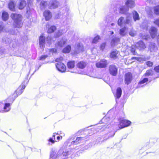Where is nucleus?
Returning <instances> with one entry per match:
<instances>
[{"label":"nucleus","mask_w":159,"mask_h":159,"mask_svg":"<svg viewBox=\"0 0 159 159\" xmlns=\"http://www.w3.org/2000/svg\"><path fill=\"white\" fill-rule=\"evenodd\" d=\"M25 87V85L22 84L15 91V93L13 94L14 96V98L11 99L10 98L7 99L4 102V106L3 107V109L5 112H7L9 111L11 109L10 105L14 101L15 98L17 97L18 95L21 94L23 91Z\"/></svg>","instance_id":"nucleus-1"},{"label":"nucleus","mask_w":159,"mask_h":159,"mask_svg":"<svg viewBox=\"0 0 159 159\" xmlns=\"http://www.w3.org/2000/svg\"><path fill=\"white\" fill-rule=\"evenodd\" d=\"M11 17L14 20L13 24L14 26L18 28L22 27L23 22L22 20V16L20 15L12 13L11 15Z\"/></svg>","instance_id":"nucleus-2"},{"label":"nucleus","mask_w":159,"mask_h":159,"mask_svg":"<svg viewBox=\"0 0 159 159\" xmlns=\"http://www.w3.org/2000/svg\"><path fill=\"white\" fill-rule=\"evenodd\" d=\"M125 6H123L120 8V13L127 14L129 11V8H133L135 6V3L133 0H127L125 2Z\"/></svg>","instance_id":"nucleus-3"},{"label":"nucleus","mask_w":159,"mask_h":159,"mask_svg":"<svg viewBox=\"0 0 159 159\" xmlns=\"http://www.w3.org/2000/svg\"><path fill=\"white\" fill-rule=\"evenodd\" d=\"M63 60V57H60L57 58L55 60V61L57 62L56 64V68L58 70L61 72H65L66 69V66L62 63Z\"/></svg>","instance_id":"nucleus-4"},{"label":"nucleus","mask_w":159,"mask_h":159,"mask_svg":"<svg viewBox=\"0 0 159 159\" xmlns=\"http://www.w3.org/2000/svg\"><path fill=\"white\" fill-rule=\"evenodd\" d=\"M71 152V150L70 149H65L64 148H62L57 152H56V156L59 158L62 156L66 157L70 154Z\"/></svg>","instance_id":"nucleus-5"},{"label":"nucleus","mask_w":159,"mask_h":159,"mask_svg":"<svg viewBox=\"0 0 159 159\" xmlns=\"http://www.w3.org/2000/svg\"><path fill=\"white\" fill-rule=\"evenodd\" d=\"M131 123V122L128 120H122L120 121L118 126L120 129H122L129 126Z\"/></svg>","instance_id":"nucleus-6"},{"label":"nucleus","mask_w":159,"mask_h":159,"mask_svg":"<svg viewBox=\"0 0 159 159\" xmlns=\"http://www.w3.org/2000/svg\"><path fill=\"white\" fill-rule=\"evenodd\" d=\"M60 3L56 0H51L48 4V7L50 9H55L60 6Z\"/></svg>","instance_id":"nucleus-7"},{"label":"nucleus","mask_w":159,"mask_h":159,"mask_svg":"<svg viewBox=\"0 0 159 159\" xmlns=\"http://www.w3.org/2000/svg\"><path fill=\"white\" fill-rule=\"evenodd\" d=\"M115 134V133L114 132H113L112 133H111V134H107V135H108V137L106 138V136H105L104 137L103 139H102L101 138H98L96 139V143L98 144H100L103 142L105 141L107 139L109 138L110 137H113L114 136Z\"/></svg>","instance_id":"nucleus-8"},{"label":"nucleus","mask_w":159,"mask_h":159,"mask_svg":"<svg viewBox=\"0 0 159 159\" xmlns=\"http://www.w3.org/2000/svg\"><path fill=\"white\" fill-rule=\"evenodd\" d=\"M133 79L132 74L131 72H128L125 75V84L128 85L131 82Z\"/></svg>","instance_id":"nucleus-9"},{"label":"nucleus","mask_w":159,"mask_h":159,"mask_svg":"<svg viewBox=\"0 0 159 159\" xmlns=\"http://www.w3.org/2000/svg\"><path fill=\"white\" fill-rule=\"evenodd\" d=\"M118 69L116 66L114 65H110L109 67V71L110 74L115 76L117 73Z\"/></svg>","instance_id":"nucleus-10"},{"label":"nucleus","mask_w":159,"mask_h":159,"mask_svg":"<svg viewBox=\"0 0 159 159\" xmlns=\"http://www.w3.org/2000/svg\"><path fill=\"white\" fill-rule=\"evenodd\" d=\"M108 62L107 60L103 59L96 63V66L98 68H104L107 66Z\"/></svg>","instance_id":"nucleus-11"},{"label":"nucleus","mask_w":159,"mask_h":159,"mask_svg":"<svg viewBox=\"0 0 159 159\" xmlns=\"http://www.w3.org/2000/svg\"><path fill=\"white\" fill-rule=\"evenodd\" d=\"M86 139L85 137H77L76 140L75 141H73L71 142V145H74V144H77L81 143H83L85 140Z\"/></svg>","instance_id":"nucleus-12"},{"label":"nucleus","mask_w":159,"mask_h":159,"mask_svg":"<svg viewBox=\"0 0 159 159\" xmlns=\"http://www.w3.org/2000/svg\"><path fill=\"white\" fill-rule=\"evenodd\" d=\"M45 42V37L41 35L39 39V45L41 49L44 48Z\"/></svg>","instance_id":"nucleus-13"},{"label":"nucleus","mask_w":159,"mask_h":159,"mask_svg":"<svg viewBox=\"0 0 159 159\" xmlns=\"http://www.w3.org/2000/svg\"><path fill=\"white\" fill-rule=\"evenodd\" d=\"M150 34L151 37L152 38H154L156 36L157 34V29L154 27H151V29H150Z\"/></svg>","instance_id":"nucleus-14"},{"label":"nucleus","mask_w":159,"mask_h":159,"mask_svg":"<svg viewBox=\"0 0 159 159\" xmlns=\"http://www.w3.org/2000/svg\"><path fill=\"white\" fill-rule=\"evenodd\" d=\"M84 49V48L82 45L80 43H77L75 47V52L76 53H79L80 52H82Z\"/></svg>","instance_id":"nucleus-15"},{"label":"nucleus","mask_w":159,"mask_h":159,"mask_svg":"<svg viewBox=\"0 0 159 159\" xmlns=\"http://www.w3.org/2000/svg\"><path fill=\"white\" fill-rule=\"evenodd\" d=\"M136 48L139 50L143 49L145 48V44L142 41H139L136 43Z\"/></svg>","instance_id":"nucleus-16"},{"label":"nucleus","mask_w":159,"mask_h":159,"mask_svg":"<svg viewBox=\"0 0 159 159\" xmlns=\"http://www.w3.org/2000/svg\"><path fill=\"white\" fill-rule=\"evenodd\" d=\"M43 16L46 20H49L52 17V14L49 10L45 11L43 13Z\"/></svg>","instance_id":"nucleus-17"},{"label":"nucleus","mask_w":159,"mask_h":159,"mask_svg":"<svg viewBox=\"0 0 159 159\" xmlns=\"http://www.w3.org/2000/svg\"><path fill=\"white\" fill-rule=\"evenodd\" d=\"M56 150L54 149H52L50 152V158L49 159H58L59 157H57Z\"/></svg>","instance_id":"nucleus-18"},{"label":"nucleus","mask_w":159,"mask_h":159,"mask_svg":"<svg viewBox=\"0 0 159 159\" xmlns=\"http://www.w3.org/2000/svg\"><path fill=\"white\" fill-rule=\"evenodd\" d=\"M122 90L120 88H118L116 90V93L115 94L114 93V95L116 98H119L121 96L122 94Z\"/></svg>","instance_id":"nucleus-19"},{"label":"nucleus","mask_w":159,"mask_h":159,"mask_svg":"<svg viewBox=\"0 0 159 159\" xmlns=\"http://www.w3.org/2000/svg\"><path fill=\"white\" fill-rule=\"evenodd\" d=\"M148 81V78H144L143 80L140 81L139 82L138 87L140 88L143 87V85L146 84V83Z\"/></svg>","instance_id":"nucleus-20"},{"label":"nucleus","mask_w":159,"mask_h":159,"mask_svg":"<svg viewBox=\"0 0 159 159\" xmlns=\"http://www.w3.org/2000/svg\"><path fill=\"white\" fill-rule=\"evenodd\" d=\"M133 17L134 20L136 21L137 20H140L139 14L136 11H134L132 12Z\"/></svg>","instance_id":"nucleus-21"},{"label":"nucleus","mask_w":159,"mask_h":159,"mask_svg":"<svg viewBox=\"0 0 159 159\" xmlns=\"http://www.w3.org/2000/svg\"><path fill=\"white\" fill-rule=\"evenodd\" d=\"M86 65L87 64L85 62L80 61L78 63L77 66L79 68L83 69L85 67Z\"/></svg>","instance_id":"nucleus-22"},{"label":"nucleus","mask_w":159,"mask_h":159,"mask_svg":"<svg viewBox=\"0 0 159 159\" xmlns=\"http://www.w3.org/2000/svg\"><path fill=\"white\" fill-rule=\"evenodd\" d=\"M16 3L12 1H10L8 4V7L11 11L15 10V5Z\"/></svg>","instance_id":"nucleus-23"},{"label":"nucleus","mask_w":159,"mask_h":159,"mask_svg":"<svg viewBox=\"0 0 159 159\" xmlns=\"http://www.w3.org/2000/svg\"><path fill=\"white\" fill-rule=\"evenodd\" d=\"M120 38L119 37H114L111 40V44L112 46H114L116 43L119 42Z\"/></svg>","instance_id":"nucleus-24"},{"label":"nucleus","mask_w":159,"mask_h":159,"mask_svg":"<svg viewBox=\"0 0 159 159\" xmlns=\"http://www.w3.org/2000/svg\"><path fill=\"white\" fill-rule=\"evenodd\" d=\"M19 2V8L20 9H22L26 5V2L24 0H20Z\"/></svg>","instance_id":"nucleus-25"},{"label":"nucleus","mask_w":159,"mask_h":159,"mask_svg":"<svg viewBox=\"0 0 159 159\" xmlns=\"http://www.w3.org/2000/svg\"><path fill=\"white\" fill-rule=\"evenodd\" d=\"M75 62L74 61H71L67 62V67L69 69H72L74 68L75 66Z\"/></svg>","instance_id":"nucleus-26"},{"label":"nucleus","mask_w":159,"mask_h":159,"mask_svg":"<svg viewBox=\"0 0 159 159\" xmlns=\"http://www.w3.org/2000/svg\"><path fill=\"white\" fill-rule=\"evenodd\" d=\"M126 30V28L125 27L120 29L119 32L120 34L122 36H125L126 34V33L125 31Z\"/></svg>","instance_id":"nucleus-27"},{"label":"nucleus","mask_w":159,"mask_h":159,"mask_svg":"<svg viewBox=\"0 0 159 159\" xmlns=\"http://www.w3.org/2000/svg\"><path fill=\"white\" fill-rule=\"evenodd\" d=\"M2 18L4 21H6L7 20L9 17L8 13L5 11H3L2 14Z\"/></svg>","instance_id":"nucleus-28"},{"label":"nucleus","mask_w":159,"mask_h":159,"mask_svg":"<svg viewBox=\"0 0 159 159\" xmlns=\"http://www.w3.org/2000/svg\"><path fill=\"white\" fill-rule=\"evenodd\" d=\"M118 54V52L116 50H115L111 52L110 57L113 59H116L117 57V55Z\"/></svg>","instance_id":"nucleus-29"},{"label":"nucleus","mask_w":159,"mask_h":159,"mask_svg":"<svg viewBox=\"0 0 159 159\" xmlns=\"http://www.w3.org/2000/svg\"><path fill=\"white\" fill-rule=\"evenodd\" d=\"M71 48V46L68 45L63 49L62 52L65 53H68L70 52Z\"/></svg>","instance_id":"nucleus-30"},{"label":"nucleus","mask_w":159,"mask_h":159,"mask_svg":"<svg viewBox=\"0 0 159 159\" xmlns=\"http://www.w3.org/2000/svg\"><path fill=\"white\" fill-rule=\"evenodd\" d=\"M66 32V30H59L58 32L55 35V37L57 38Z\"/></svg>","instance_id":"nucleus-31"},{"label":"nucleus","mask_w":159,"mask_h":159,"mask_svg":"<svg viewBox=\"0 0 159 159\" xmlns=\"http://www.w3.org/2000/svg\"><path fill=\"white\" fill-rule=\"evenodd\" d=\"M66 39H62L58 42L57 45L60 47H62L66 44Z\"/></svg>","instance_id":"nucleus-32"},{"label":"nucleus","mask_w":159,"mask_h":159,"mask_svg":"<svg viewBox=\"0 0 159 159\" xmlns=\"http://www.w3.org/2000/svg\"><path fill=\"white\" fill-rule=\"evenodd\" d=\"M47 2L45 1H42L40 3V8L41 10L44 9L47 5Z\"/></svg>","instance_id":"nucleus-33"},{"label":"nucleus","mask_w":159,"mask_h":159,"mask_svg":"<svg viewBox=\"0 0 159 159\" xmlns=\"http://www.w3.org/2000/svg\"><path fill=\"white\" fill-rule=\"evenodd\" d=\"M63 12H61L60 13V16L59 18H60L61 16V14L64 15L63 16H66L67 15H68V11L69 10V9L68 8H66L65 10L64 9H63Z\"/></svg>","instance_id":"nucleus-34"},{"label":"nucleus","mask_w":159,"mask_h":159,"mask_svg":"<svg viewBox=\"0 0 159 159\" xmlns=\"http://www.w3.org/2000/svg\"><path fill=\"white\" fill-rule=\"evenodd\" d=\"M157 49L156 47L155 46V43H153L151 44L150 46V51L151 52H155L156 51Z\"/></svg>","instance_id":"nucleus-35"},{"label":"nucleus","mask_w":159,"mask_h":159,"mask_svg":"<svg viewBox=\"0 0 159 159\" xmlns=\"http://www.w3.org/2000/svg\"><path fill=\"white\" fill-rule=\"evenodd\" d=\"M56 30V27L54 26H52L48 29V32L51 33L53 32Z\"/></svg>","instance_id":"nucleus-36"},{"label":"nucleus","mask_w":159,"mask_h":159,"mask_svg":"<svg viewBox=\"0 0 159 159\" xmlns=\"http://www.w3.org/2000/svg\"><path fill=\"white\" fill-rule=\"evenodd\" d=\"M154 11L155 14L157 15H159V5L154 7Z\"/></svg>","instance_id":"nucleus-37"},{"label":"nucleus","mask_w":159,"mask_h":159,"mask_svg":"<svg viewBox=\"0 0 159 159\" xmlns=\"http://www.w3.org/2000/svg\"><path fill=\"white\" fill-rule=\"evenodd\" d=\"M100 39V37L99 35H97L93 39L92 42L93 43H97L98 40Z\"/></svg>","instance_id":"nucleus-38"},{"label":"nucleus","mask_w":159,"mask_h":159,"mask_svg":"<svg viewBox=\"0 0 159 159\" xmlns=\"http://www.w3.org/2000/svg\"><path fill=\"white\" fill-rule=\"evenodd\" d=\"M124 20V18L121 17L118 20V24L120 26H121L123 24V21Z\"/></svg>","instance_id":"nucleus-39"},{"label":"nucleus","mask_w":159,"mask_h":159,"mask_svg":"<svg viewBox=\"0 0 159 159\" xmlns=\"http://www.w3.org/2000/svg\"><path fill=\"white\" fill-rule=\"evenodd\" d=\"M51 38L50 36H48L46 40V42L49 45L51 43Z\"/></svg>","instance_id":"nucleus-40"},{"label":"nucleus","mask_w":159,"mask_h":159,"mask_svg":"<svg viewBox=\"0 0 159 159\" xmlns=\"http://www.w3.org/2000/svg\"><path fill=\"white\" fill-rule=\"evenodd\" d=\"M111 126V125H109L108 124L107 125H102V131L103 130H105V129H107L108 128H109Z\"/></svg>","instance_id":"nucleus-41"},{"label":"nucleus","mask_w":159,"mask_h":159,"mask_svg":"<svg viewBox=\"0 0 159 159\" xmlns=\"http://www.w3.org/2000/svg\"><path fill=\"white\" fill-rule=\"evenodd\" d=\"M106 45L105 43H102L100 46V48L101 50L103 51L105 48Z\"/></svg>","instance_id":"nucleus-42"},{"label":"nucleus","mask_w":159,"mask_h":159,"mask_svg":"<svg viewBox=\"0 0 159 159\" xmlns=\"http://www.w3.org/2000/svg\"><path fill=\"white\" fill-rule=\"evenodd\" d=\"M50 54L52 53V54L54 53H56L57 52V49L56 48H52L49 49Z\"/></svg>","instance_id":"nucleus-43"},{"label":"nucleus","mask_w":159,"mask_h":159,"mask_svg":"<svg viewBox=\"0 0 159 159\" xmlns=\"http://www.w3.org/2000/svg\"><path fill=\"white\" fill-rule=\"evenodd\" d=\"M125 23L126 24L131 25V21L129 20V17L128 16H127Z\"/></svg>","instance_id":"nucleus-44"},{"label":"nucleus","mask_w":159,"mask_h":159,"mask_svg":"<svg viewBox=\"0 0 159 159\" xmlns=\"http://www.w3.org/2000/svg\"><path fill=\"white\" fill-rule=\"evenodd\" d=\"M4 25L2 22H0V31H4Z\"/></svg>","instance_id":"nucleus-45"},{"label":"nucleus","mask_w":159,"mask_h":159,"mask_svg":"<svg viewBox=\"0 0 159 159\" xmlns=\"http://www.w3.org/2000/svg\"><path fill=\"white\" fill-rule=\"evenodd\" d=\"M48 57V56L47 55H43L39 57V59L40 60H44L47 57Z\"/></svg>","instance_id":"nucleus-46"},{"label":"nucleus","mask_w":159,"mask_h":159,"mask_svg":"<svg viewBox=\"0 0 159 159\" xmlns=\"http://www.w3.org/2000/svg\"><path fill=\"white\" fill-rule=\"evenodd\" d=\"M135 32L134 31H131L129 33V34L131 36H134L135 34Z\"/></svg>","instance_id":"nucleus-47"},{"label":"nucleus","mask_w":159,"mask_h":159,"mask_svg":"<svg viewBox=\"0 0 159 159\" xmlns=\"http://www.w3.org/2000/svg\"><path fill=\"white\" fill-rule=\"evenodd\" d=\"M55 140L53 139V138H50L48 140V141L49 142L51 143L52 144H53L54 143L55 141Z\"/></svg>","instance_id":"nucleus-48"},{"label":"nucleus","mask_w":159,"mask_h":159,"mask_svg":"<svg viewBox=\"0 0 159 159\" xmlns=\"http://www.w3.org/2000/svg\"><path fill=\"white\" fill-rule=\"evenodd\" d=\"M154 23L157 25L159 26V18L156 19L154 22Z\"/></svg>","instance_id":"nucleus-49"},{"label":"nucleus","mask_w":159,"mask_h":159,"mask_svg":"<svg viewBox=\"0 0 159 159\" xmlns=\"http://www.w3.org/2000/svg\"><path fill=\"white\" fill-rule=\"evenodd\" d=\"M154 70L157 72H159V66L155 67L154 68Z\"/></svg>","instance_id":"nucleus-50"},{"label":"nucleus","mask_w":159,"mask_h":159,"mask_svg":"<svg viewBox=\"0 0 159 159\" xmlns=\"http://www.w3.org/2000/svg\"><path fill=\"white\" fill-rule=\"evenodd\" d=\"M4 106L3 103H2L1 102H0V111H2V109L3 108V107Z\"/></svg>","instance_id":"nucleus-51"},{"label":"nucleus","mask_w":159,"mask_h":159,"mask_svg":"<svg viewBox=\"0 0 159 159\" xmlns=\"http://www.w3.org/2000/svg\"><path fill=\"white\" fill-rule=\"evenodd\" d=\"M109 118H108L107 119L106 117H104L101 120V121L102 122H104L105 121L106 122V120H109Z\"/></svg>","instance_id":"nucleus-52"},{"label":"nucleus","mask_w":159,"mask_h":159,"mask_svg":"<svg viewBox=\"0 0 159 159\" xmlns=\"http://www.w3.org/2000/svg\"><path fill=\"white\" fill-rule=\"evenodd\" d=\"M131 52L133 53V54L134 55H136V53L135 52V49L132 48L131 49Z\"/></svg>","instance_id":"nucleus-53"},{"label":"nucleus","mask_w":159,"mask_h":159,"mask_svg":"<svg viewBox=\"0 0 159 159\" xmlns=\"http://www.w3.org/2000/svg\"><path fill=\"white\" fill-rule=\"evenodd\" d=\"M55 134H57V135H59V134H58V133H53V135L52 136V138H53V139H54V140H55Z\"/></svg>","instance_id":"nucleus-54"},{"label":"nucleus","mask_w":159,"mask_h":159,"mask_svg":"<svg viewBox=\"0 0 159 159\" xmlns=\"http://www.w3.org/2000/svg\"><path fill=\"white\" fill-rule=\"evenodd\" d=\"M145 76H148L149 75V70H147L146 73L145 74Z\"/></svg>","instance_id":"nucleus-55"},{"label":"nucleus","mask_w":159,"mask_h":159,"mask_svg":"<svg viewBox=\"0 0 159 159\" xmlns=\"http://www.w3.org/2000/svg\"><path fill=\"white\" fill-rule=\"evenodd\" d=\"M61 138V139L62 138V137L61 136V137H60L59 136H57V140L58 141H59L60 139Z\"/></svg>","instance_id":"nucleus-56"},{"label":"nucleus","mask_w":159,"mask_h":159,"mask_svg":"<svg viewBox=\"0 0 159 159\" xmlns=\"http://www.w3.org/2000/svg\"><path fill=\"white\" fill-rule=\"evenodd\" d=\"M152 70H150V73H149L150 76V75H153V74H152Z\"/></svg>","instance_id":"nucleus-57"},{"label":"nucleus","mask_w":159,"mask_h":159,"mask_svg":"<svg viewBox=\"0 0 159 159\" xmlns=\"http://www.w3.org/2000/svg\"><path fill=\"white\" fill-rule=\"evenodd\" d=\"M152 65H153L152 63L150 61V66H152Z\"/></svg>","instance_id":"nucleus-58"},{"label":"nucleus","mask_w":159,"mask_h":159,"mask_svg":"<svg viewBox=\"0 0 159 159\" xmlns=\"http://www.w3.org/2000/svg\"><path fill=\"white\" fill-rule=\"evenodd\" d=\"M147 65H148V66H149V61H148L147 62Z\"/></svg>","instance_id":"nucleus-59"},{"label":"nucleus","mask_w":159,"mask_h":159,"mask_svg":"<svg viewBox=\"0 0 159 159\" xmlns=\"http://www.w3.org/2000/svg\"><path fill=\"white\" fill-rule=\"evenodd\" d=\"M110 34H111V35H112L113 34H114V32L112 31H110Z\"/></svg>","instance_id":"nucleus-60"},{"label":"nucleus","mask_w":159,"mask_h":159,"mask_svg":"<svg viewBox=\"0 0 159 159\" xmlns=\"http://www.w3.org/2000/svg\"><path fill=\"white\" fill-rule=\"evenodd\" d=\"M29 3H30L31 2V0H27Z\"/></svg>","instance_id":"nucleus-61"},{"label":"nucleus","mask_w":159,"mask_h":159,"mask_svg":"<svg viewBox=\"0 0 159 159\" xmlns=\"http://www.w3.org/2000/svg\"><path fill=\"white\" fill-rule=\"evenodd\" d=\"M111 25L112 26H114V23H112L111 24Z\"/></svg>","instance_id":"nucleus-62"},{"label":"nucleus","mask_w":159,"mask_h":159,"mask_svg":"<svg viewBox=\"0 0 159 159\" xmlns=\"http://www.w3.org/2000/svg\"><path fill=\"white\" fill-rule=\"evenodd\" d=\"M27 13H28V14L29 13V11H28V10L27 11Z\"/></svg>","instance_id":"nucleus-63"},{"label":"nucleus","mask_w":159,"mask_h":159,"mask_svg":"<svg viewBox=\"0 0 159 159\" xmlns=\"http://www.w3.org/2000/svg\"><path fill=\"white\" fill-rule=\"evenodd\" d=\"M72 139V138H70L69 139Z\"/></svg>","instance_id":"nucleus-64"}]
</instances>
